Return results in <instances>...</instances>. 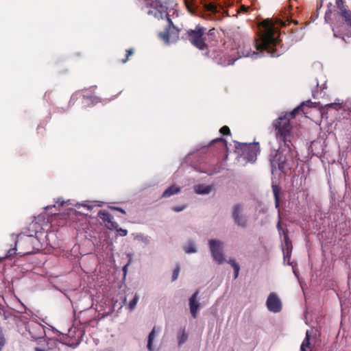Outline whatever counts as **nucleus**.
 I'll return each instance as SVG.
<instances>
[{
	"instance_id": "b1692460",
	"label": "nucleus",
	"mask_w": 351,
	"mask_h": 351,
	"mask_svg": "<svg viewBox=\"0 0 351 351\" xmlns=\"http://www.w3.org/2000/svg\"><path fill=\"white\" fill-rule=\"evenodd\" d=\"M204 7L206 10L209 11L213 14L217 12V8L215 3H206V4H204Z\"/></svg>"
},
{
	"instance_id": "7c9ffc66",
	"label": "nucleus",
	"mask_w": 351,
	"mask_h": 351,
	"mask_svg": "<svg viewBox=\"0 0 351 351\" xmlns=\"http://www.w3.org/2000/svg\"><path fill=\"white\" fill-rule=\"evenodd\" d=\"M219 143L221 145V146L225 147H227V142H226V141L224 138H221V137L217 138L216 139H214L211 142V144H213V143Z\"/></svg>"
},
{
	"instance_id": "4be33fe9",
	"label": "nucleus",
	"mask_w": 351,
	"mask_h": 351,
	"mask_svg": "<svg viewBox=\"0 0 351 351\" xmlns=\"http://www.w3.org/2000/svg\"><path fill=\"white\" fill-rule=\"evenodd\" d=\"M282 233H283L284 241H285V245L287 247V250H289V248H291V249L292 248V246H291V241L289 238L288 230H282Z\"/></svg>"
},
{
	"instance_id": "473e14b6",
	"label": "nucleus",
	"mask_w": 351,
	"mask_h": 351,
	"mask_svg": "<svg viewBox=\"0 0 351 351\" xmlns=\"http://www.w3.org/2000/svg\"><path fill=\"white\" fill-rule=\"evenodd\" d=\"M179 273H180V266L177 265L173 272V275H172V280L173 281L177 280V278H178V276H179Z\"/></svg>"
},
{
	"instance_id": "bb28decb",
	"label": "nucleus",
	"mask_w": 351,
	"mask_h": 351,
	"mask_svg": "<svg viewBox=\"0 0 351 351\" xmlns=\"http://www.w3.org/2000/svg\"><path fill=\"white\" fill-rule=\"evenodd\" d=\"M184 251L186 253H193L196 252L195 247L193 243H189V244L184 247Z\"/></svg>"
},
{
	"instance_id": "72a5a7b5",
	"label": "nucleus",
	"mask_w": 351,
	"mask_h": 351,
	"mask_svg": "<svg viewBox=\"0 0 351 351\" xmlns=\"http://www.w3.org/2000/svg\"><path fill=\"white\" fill-rule=\"evenodd\" d=\"M114 230H116L117 232H118V234H119V236H121V237H125L128 234L127 230H125V229H123V228H121L119 227L117 228H114Z\"/></svg>"
},
{
	"instance_id": "5701e85b",
	"label": "nucleus",
	"mask_w": 351,
	"mask_h": 351,
	"mask_svg": "<svg viewBox=\"0 0 351 351\" xmlns=\"http://www.w3.org/2000/svg\"><path fill=\"white\" fill-rule=\"evenodd\" d=\"M184 4L189 12L192 14L195 13V6L193 0H184Z\"/></svg>"
},
{
	"instance_id": "a211bd4d",
	"label": "nucleus",
	"mask_w": 351,
	"mask_h": 351,
	"mask_svg": "<svg viewBox=\"0 0 351 351\" xmlns=\"http://www.w3.org/2000/svg\"><path fill=\"white\" fill-rule=\"evenodd\" d=\"M312 104V102L311 101V100H308L306 101H304L302 102L299 106H298L297 108H295V109H293V110L290 113V116L291 118H293L295 114L299 112V111H302L304 112V106H308V107H310V105Z\"/></svg>"
},
{
	"instance_id": "37998d69",
	"label": "nucleus",
	"mask_w": 351,
	"mask_h": 351,
	"mask_svg": "<svg viewBox=\"0 0 351 351\" xmlns=\"http://www.w3.org/2000/svg\"><path fill=\"white\" fill-rule=\"evenodd\" d=\"M322 7V2L317 3V12H318V10H320Z\"/></svg>"
},
{
	"instance_id": "c756f323",
	"label": "nucleus",
	"mask_w": 351,
	"mask_h": 351,
	"mask_svg": "<svg viewBox=\"0 0 351 351\" xmlns=\"http://www.w3.org/2000/svg\"><path fill=\"white\" fill-rule=\"evenodd\" d=\"M326 107L327 108H334L336 110H339V109H341L342 108V106L339 103H330V104H326Z\"/></svg>"
},
{
	"instance_id": "a18cd8bd",
	"label": "nucleus",
	"mask_w": 351,
	"mask_h": 351,
	"mask_svg": "<svg viewBox=\"0 0 351 351\" xmlns=\"http://www.w3.org/2000/svg\"><path fill=\"white\" fill-rule=\"evenodd\" d=\"M56 203H60V205L62 206L64 204V201L63 200L60 201V199H58V200L56 202Z\"/></svg>"
},
{
	"instance_id": "ddd939ff",
	"label": "nucleus",
	"mask_w": 351,
	"mask_h": 351,
	"mask_svg": "<svg viewBox=\"0 0 351 351\" xmlns=\"http://www.w3.org/2000/svg\"><path fill=\"white\" fill-rule=\"evenodd\" d=\"M338 14L342 17L344 22L351 27V10L343 5L339 8Z\"/></svg>"
},
{
	"instance_id": "393cba45",
	"label": "nucleus",
	"mask_w": 351,
	"mask_h": 351,
	"mask_svg": "<svg viewBox=\"0 0 351 351\" xmlns=\"http://www.w3.org/2000/svg\"><path fill=\"white\" fill-rule=\"evenodd\" d=\"M208 36L210 40H214L216 37V29L215 28H211L206 30V37Z\"/></svg>"
},
{
	"instance_id": "423d86ee",
	"label": "nucleus",
	"mask_w": 351,
	"mask_h": 351,
	"mask_svg": "<svg viewBox=\"0 0 351 351\" xmlns=\"http://www.w3.org/2000/svg\"><path fill=\"white\" fill-rule=\"evenodd\" d=\"M236 152L247 162H253L260 152L258 143H245L234 141Z\"/></svg>"
},
{
	"instance_id": "49530a36",
	"label": "nucleus",
	"mask_w": 351,
	"mask_h": 351,
	"mask_svg": "<svg viewBox=\"0 0 351 351\" xmlns=\"http://www.w3.org/2000/svg\"><path fill=\"white\" fill-rule=\"evenodd\" d=\"M291 249H290V250H287V255H286V256H285V258H287V256H290V254H289L291 253Z\"/></svg>"
},
{
	"instance_id": "1a4fd4ad",
	"label": "nucleus",
	"mask_w": 351,
	"mask_h": 351,
	"mask_svg": "<svg viewBox=\"0 0 351 351\" xmlns=\"http://www.w3.org/2000/svg\"><path fill=\"white\" fill-rule=\"evenodd\" d=\"M26 330L34 339H40L45 335L43 326L37 322H29L26 325Z\"/></svg>"
},
{
	"instance_id": "f3484780",
	"label": "nucleus",
	"mask_w": 351,
	"mask_h": 351,
	"mask_svg": "<svg viewBox=\"0 0 351 351\" xmlns=\"http://www.w3.org/2000/svg\"><path fill=\"white\" fill-rule=\"evenodd\" d=\"M310 333L309 331H306V337L304 339L301 346H300V351H311V343H310Z\"/></svg>"
},
{
	"instance_id": "6e6552de",
	"label": "nucleus",
	"mask_w": 351,
	"mask_h": 351,
	"mask_svg": "<svg viewBox=\"0 0 351 351\" xmlns=\"http://www.w3.org/2000/svg\"><path fill=\"white\" fill-rule=\"evenodd\" d=\"M243 206L240 204H237L232 207V219L238 226L245 228L247 225V217L243 214Z\"/></svg>"
},
{
	"instance_id": "e433bc0d",
	"label": "nucleus",
	"mask_w": 351,
	"mask_h": 351,
	"mask_svg": "<svg viewBox=\"0 0 351 351\" xmlns=\"http://www.w3.org/2000/svg\"><path fill=\"white\" fill-rule=\"evenodd\" d=\"M16 251H18V250L16 249V247L14 248L10 249L8 251V254L6 255V257L8 258V257L12 256L14 254H16Z\"/></svg>"
},
{
	"instance_id": "4468645a",
	"label": "nucleus",
	"mask_w": 351,
	"mask_h": 351,
	"mask_svg": "<svg viewBox=\"0 0 351 351\" xmlns=\"http://www.w3.org/2000/svg\"><path fill=\"white\" fill-rule=\"evenodd\" d=\"M213 188L212 185L197 184L195 186L194 190L197 194L206 195L210 193Z\"/></svg>"
},
{
	"instance_id": "7ed1b4c3",
	"label": "nucleus",
	"mask_w": 351,
	"mask_h": 351,
	"mask_svg": "<svg viewBox=\"0 0 351 351\" xmlns=\"http://www.w3.org/2000/svg\"><path fill=\"white\" fill-rule=\"evenodd\" d=\"M167 7L161 3V0H155L151 4L147 14L154 16L158 19H165L166 26L164 32H160L158 36L169 44L170 39L176 40L178 38L179 29L173 25L167 12Z\"/></svg>"
},
{
	"instance_id": "cd10ccee",
	"label": "nucleus",
	"mask_w": 351,
	"mask_h": 351,
	"mask_svg": "<svg viewBox=\"0 0 351 351\" xmlns=\"http://www.w3.org/2000/svg\"><path fill=\"white\" fill-rule=\"evenodd\" d=\"M5 344V338L3 332V329L0 327V351H2L3 346Z\"/></svg>"
},
{
	"instance_id": "9b49d317",
	"label": "nucleus",
	"mask_w": 351,
	"mask_h": 351,
	"mask_svg": "<svg viewBox=\"0 0 351 351\" xmlns=\"http://www.w3.org/2000/svg\"><path fill=\"white\" fill-rule=\"evenodd\" d=\"M97 216L103 221L108 229L114 230L118 228L119 224L113 221L112 216L108 211L101 210L98 212Z\"/></svg>"
},
{
	"instance_id": "c03bdc74",
	"label": "nucleus",
	"mask_w": 351,
	"mask_h": 351,
	"mask_svg": "<svg viewBox=\"0 0 351 351\" xmlns=\"http://www.w3.org/2000/svg\"><path fill=\"white\" fill-rule=\"evenodd\" d=\"M235 60H236V59H234L232 60H229L228 64V65L233 64L234 63Z\"/></svg>"
},
{
	"instance_id": "dca6fc26",
	"label": "nucleus",
	"mask_w": 351,
	"mask_h": 351,
	"mask_svg": "<svg viewBox=\"0 0 351 351\" xmlns=\"http://www.w3.org/2000/svg\"><path fill=\"white\" fill-rule=\"evenodd\" d=\"M58 342L54 339H49L47 342V348H35V351H59L57 348Z\"/></svg>"
},
{
	"instance_id": "0eeeda50",
	"label": "nucleus",
	"mask_w": 351,
	"mask_h": 351,
	"mask_svg": "<svg viewBox=\"0 0 351 351\" xmlns=\"http://www.w3.org/2000/svg\"><path fill=\"white\" fill-rule=\"evenodd\" d=\"M209 247L213 259L218 264L223 263L225 261L222 252L223 243L219 240L211 239L209 241Z\"/></svg>"
},
{
	"instance_id": "c85d7f7f",
	"label": "nucleus",
	"mask_w": 351,
	"mask_h": 351,
	"mask_svg": "<svg viewBox=\"0 0 351 351\" xmlns=\"http://www.w3.org/2000/svg\"><path fill=\"white\" fill-rule=\"evenodd\" d=\"M138 300V296L137 294H136L134 295V298L129 303V308L130 310H133L135 308Z\"/></svg>"
},
{
	"instance_id": "58836bf2",
	"label": "nucleus",
	"mask_w": 351,
	"mask_h": 351,
	"mask_svg": "<svg viewBox=\"0 0 351 351\" xmlns=\"http://www.w3.org/2000/svg\"><path fill=\"white\" fill-rule=\"evenodd\" d=\"M110 208L112 209V210H118V211L121 212L123 214H125V211L123 208H121L116 207V206H110Z\"/></svg>"
},
{
	"instance_id": "f257e3e1",
	"label": "nucleus",
	"mask_w": 351,
	"mask_h": 351,
	"mask_svg": "<svg viewBox=\"0 0 351 351\" xmlns=\"http://www.w3.org/2000/svg\"><path fill=\"white\" fill-rule=\"evenodd\" d=\"M273 126L276 131V139L279 142H282L283 146H280L278 149L271 150L269 155L271 171L274 173L279 170L286 173L291 169L294 162L291 150L293 145L289 118L286 116L280 117L274 121Z\"/></svg>"
},
{
	"instance_id": "9d476101",
	"label": "nucleus",
	"mask_w": 351,
	"mask_h": 351,
	"mask_svg": "<svg viewBox=\"0 0 351 351\" xmlns=\"http://www.w3.org/2000/svg\"><path fill=\"white\" fill-rule=\"evenodd\" d=\"M266 305L269 311L278 313L281 311V302L275 293H271L267 300Z\"/></svg>"
},
{
	"instance_id": "f704fd0d",
	"label": "nucleus",
	"mask_w": 351,
	"mask_h": 351,
	"mask_svg": "<svg viewBox=\"0 0 351 351\" xmlns=\"http://www.w3.org/2000/svg\"><path fill=\"white\" fill-rule=\"evenodd\" d=\"M243 56L248 57V56H252L256 58L258 56V53L256 51H253L251 53L250 51H247V53L242 52Z\"/></svg>"
},
{
	"instance_id": "4c0bfd02",
	"label": "nucleus",
	"mask_w": 351,
	"mask_h": 351,
	"mask_svg": "<svg viewBox=\"0 0 351 351\" xmlns=\"http://www.w3.org/2000/svg\"><path fill=\"white\" fill-rule=\"evenodd\" d=\"M186 339L187 335L185 334L184 332H183L180 339H179V344L183 343L184 341H186Z\"/></svg>"
},
{
	"instance_id": "6ab92c4d",
	"label": "nucleus",
	"mask_w": 351,
	"mask_h": 351,
	"mask_svg": "<svg viewBox=\"0 0 351 351\" xmlns=\"http://www.w3.org/2000/svg\"><path fill=\"white\" fill-rule=\"evenodd\" d=\"M272 191L275 199L276 208H278L280 206V188L276 184L272 185Z\"/></svg>"
},
{
	"instance_id": "39448f33",
	"label": "nucleus",
	"mask_w": 351,
	"mask_h": 351,
	"mask_svg": "<svg viewBox=\"0 0 351 351\" xmlns=\"http://www.w3.org/2000/svg\"><path fill=\"white\" fill-rule=\"evenodd\" d=\"M207 28L198 24L194 29H189L186 32V37L194 47L199 50L204 51L208 49V46L206 44L207 38L206 32Z\"/></svg>"
},
{
	"instance_id": "79ce46f5",
	"label": "nucleus",
	"mask_w": 351,
	"mask_h": 351,
	"mask_svg": "<svg viewBox=\"0 0 351 351\" xmlns=\"http://www.w3.org/2000/svg\"><path fill=\"white\" fill-rule=\"evenodd\" d=\"M277 228L279 232H280L281 230H284L282 228V226H281V223H280V221H278V224H277Z\"/></svg>"
},
{
	"instance_id": "2f4dec72",
	"label": "nucleus",
	"mask_w": 351,
	"mask_h": 351,
	"mask_svg": "<svg viewBox=\"0 0 351 351\" xmlns=\"http://www.w3.org/2000/svg\"><path fill=\"white\" fill-rule=\"evenodd\" d=\"M219 132L223 135H230V130L229 127H228L227 125H224V126L221 127V129L219 130Z\"/></svg>"
},
{
	"instance_id": "f03ea898",
	"label": "nucleus",
	"mask_w": 351,
	"mask_h": 351,
	"mask_svg": "<svg viewBox=\"0 0 351 351\" xmlns=\"http://www.w3.org/2000/svg\"><path fill=\"white\" fill-rule=\"evenodd\" d=\"M261 26L264 32L261 37V43L256 45V49L261 52L267 51L272 57L279 56L282 51H278L281 43L278 28L268 19L261 23Z\"/></svg>"
},
{
	"instance_id": "de8ad7c7",
	"label": "nucleus",
	"mask_w": 351,
	"mask_h": 351,
	"mask_svg": "<svg viewBox=\"0 0 351 351\" xmlns=\"http://www.w3.org/2000/svg\"><path fill=\"white\" fill-rule=\"evenodd\" d=\"M280 25H282V26L285 25V22H283V21H280Z\"/></svg>"
},
{
	"instance_id": "a878e982",
	"label": "nucleus",
	"mask_w": 351,
	"mask_h": 351,
	"mask_svg": "<svg viewBox=\"0 0 351 351\" xmlns=\"http://www.w3.org/2000/svg\"><path fill=\"white\" fill-rule=\"evenodd\" d=\"M125 52H126L125 58L121 60V62L123 64H124L128 61L130 57L134 54V51L133 49H127L125 51Z\"/></svg>"
},
{
	"instance_id": "2eb2a0df",
	"label": "nucleus",
	"mask_w": 351,
	"mask_h": 351,
	"mask_svg": "<svg viewBox=\"0 0 351 351\" xmlns=\"http://www.w3.org/2000/svg\"><path fill=\"white\" fill-rule=\"evenodd\" d=\"M181 191V189L180 186L173 184L171 186L168 187L162 193V197H169L171 195L178 194Z\"/></svg>"
},
{
	"instance_id": "412c9836",
	"label": "nucleus",
	"mask_w": 351,
	"mask_h": 351,
	"mask_svg": "<svg viewBox=\"0 0 351 351\" xmlns=\"http://www.w3.org/2000/svg\"><path fill=\"white\" fill-rule=\"evenodd\" d=\"M155 327H154V328L152 329V330L151 331V332L149 334V336H148V341H147V349L149 350V351H152L153 350V348H152V342H153V340L154 339V337H155Z\"/></svg>"
},
{
	"instance_id": "ea45409f",
	"label": "nucleus",
	"mask_w": 351,
	"mask_h": 351,
	"mask_svg": "<svg viewBox=\"0 0 351 351\" xmlns=\"http://www.w3.org/2000/svg\"><path fill=\"white\" fill-rule=\"evenodd\" d=\"M184 208H185L184 206H175V207L173 208V210H174L176 212H180V211L183 210Z\"/></svg>"
},
{
	"instance_id": "f8f14e48",
	"label": "nucleus",
	"mask_w": 351,
	"mask_h": 351,
	"mask_svg": "<svg viewBox=\"0 0 351 351\" xmlns=\"http://www.w3.org/2000/svg\"><path fill=\"white\" fill-rule=\"evenodd\" d=\"M198 293L199 291H196L189 299L190 311L193 318H196L199 308V304L197 302Z\"/></svg>"
},
{
	"instance_id": "20e7f679",
	"label": "nucleus",
	"mask_w": 351,
	"mask_h": 351,
	"mask_svg": "<svg viewBox=\"0 0 351 351\" xmlns=\"http://www.w3.org/2000/svg\"><path fill=\"white\" fill-rule=\"evenodd\" d=\"M16 249L19 254H31L40 250V241L36 237L20 234L16 241Z\"/></svg>"
},
{
	"instance_id": "a19ab883",
	"label": "nucleus",
	"mask_w": 351,
	"mask_h": 351,
	"mask_svg": "<svg viewBox=\"0 0 351 351\" xmlns=\"http://www.w3.org/2000/svg\"><path fill=\"white\" fill-rule=\"evenodd\" d=\"M336 4H337V6L338 8V9L341 7V6H343V0H336Z\"/></svg>"
},
{
	"instance_id": "c9c22d12",
	"label": "nucleus",
	"mask_w": 351,
	"mask_h": 351,
	"mask_svg": "<svg viewBox=\"0 0 351 351\" xmlns=\"http://www.w3.org/2000/svg\"><path fill=\"white\" fill-rule=\"evenodd\" d=\"M332 31L333 35L335 38H340L342 40H345L344 36L341 33H340L339 32H337L334 28H332Z\"/></svg>"
},
{
	"instance_id": "aec40b11",
	"label": "nucleus",
	"mask_w": 351,
	"mask_h": 351,
	"mask_svg": "<svg viewBox=\"0 0 351 351\" xmlns=\"http://www.w3.org/2000/svg\"><path fill=\"white\" fill-rule=\"evenodd\" d=\"M228 263L234 269V279L237 278L239 274V270H240L239 265L235 261L234 259H230L228 261Z\"/></svg>"
}]
</instances>
